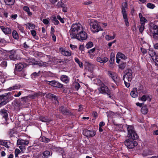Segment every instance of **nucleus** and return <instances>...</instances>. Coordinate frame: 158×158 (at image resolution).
<instances>
[{
	"label": "nucleus",
	"instance_id": "obj_47",
	"mask_svg": "<svg viewBox=\"0 0 158 158\" xmlns=\"http://www.w3.org/2000/svg\"><path fill=\"white\" fill-rule=\"evenodd\" d=\"M148 95H143L139 99L143 102H145L146 101L147 98H149Z\"/></svg>",
	"mask_w": 158,
	"mask_h": 158
},
{
	"label": "nucleus",
	"instance_id": "obj_2",
	"mask_svg": "<svg viewBox=\"0 0 158 158\" xmlns=\"http://www.w3.org/2000/svg\"><path fill=\"white\" fill-rule=\"evenodd\" d=\"M83 26L80 23L73 24L69 31L70 34L71 38L74 39L77 34L81 31L84 28Z\"/></svg>",
	"mask_w": 158,
	"mask_h": 158
},
{
	"label": "nucleus",
	"instance_id": "obj_63",
	"mask_svg": "<svg viewBox=\"0 0 158 158\" xmlns=\"http://www.w3.org/2000/svg\"><path fill=\"white\" fill-rule=\"evenodd\" d=\"M148 150H145L143 151V155L144 156H146L150 154V153L148 152Z\"/></svg>",
	"mask_w": 158,
	"mask_h": 158
},
{
	"label": "nucleus",
	"instance_id": "obj_31",
	"mask_svg": "<svg viewBox=\"0 0 158 158\" xmlns=\"http://www.w3.org/2000/svg\"><path fill=\"white\" fill-rule=\"evenodd\" d=\"M23 9L24 11L27 12L29 16H31L32 15V13L30 12V9L28 6H24Z\"/></svg>",
	"mask_w": 158,
	"mask_h": 158
},
{
	"label": "nucleus",
	"instance_id": "obj_13",
	"mask_svg": "<svg viewBox=\"0 0 158 158\" xmlns=\"http://www.w3.org/2000/svg\"><path fill=\"white\" fill-rule=\"evenodd\" d=\"M85 68L88 69L91 72H92L93 70L94 65L89 63V62L86 61L85 63Z\"/></svg>",
	"mask_w": 158,
	"mask_h": 158
},
{
	"label": "nucleus",
	"instance_id": "obj_21",
	"mask_svg": "<svg viewBox=\"0 0 158 158\" xmlns=\"http://www.w3.org/2000/svg\"><path fill=\"white\" fill-rule=\"evenodd\" d=\"M137 89V88H134L130 93L131 96L134 98H135L138 96Z\"/></svg>",
	"mask_w": 158,
	"mask_h": 158
},
{
	"label": "nucleus",
	"instance_id": "obj_4",
	"mask_svg": "<svg viewBox=\"0 0 158 158\" xmlns=\"http://www.w3.org/2000/svg\"><path fill=\"white\" fill-rule=\"evenodd\" d=\"M88 37V35L86 32L85 31V29L84 28L81 31L77 34L74 38H76L80 41H83L86 40Z\"/></svg>",
	"mask_w": 158,
	"mask_h": 158
},
{
	"label": "nucleus",
	"instance_id": "obj_43",
	"mask_svg": "<svg viewBox=\"0 0 158 158\" xmlns=\"http://www.w3.org/2000/svg\"><path fill=\"white\" fill-rule=\"evenodd\" d=\"M17 27L20 31L22 33H24L25 31L23 27L21 25L17 24Z\"/></svg>",
	"mask_w": 158,
	"mask_h": 158
},
{
	"label": "nucleus",
	"instance_id": "obj_62",
	"mask_svg": "<svg viewBox=\"0 0 158 158\" xmlns=\"http://www.w3.org/2000/svg\"><path fill=\"white\" fill-rule=\"evenodd\" d=\"M92 2L90 1H85V2H83V4L85 5L90 4Z\"/></svg>",
	"mask_w": 158,
	"mask_h": 158
},
{
	"label": "nucleus",
	"instance_id": "obj_6",
	"mask_svg": "<svg viewBox=\"0 0 158 158\" xmlns=\"http://www.w3.org/2000/svg\"><path fill=\"white\" fill-rule=\"evenodd\" d=\"M133 78L132 72L129 69H127L126 70V74L123 77V79L127 80L128 82L131 81Z\"/></svg>",
	"mask_w": 158,
	"mask_h": 158
},
{
	"label": "nucleus",
	"instance_id": "obj_7",
	"mask_svg": "<svg viewBox=\"0 0 158 158\" xmlns=\"http://www.w3.org/2000/svg\"><path fill=\"white\" fill-rule=\"evenodd\" d=\"M150 31L154 39L158 40V27L156 25L153 26L150 28Z\"/></svg>",
	"mask_w": 158,
	"mask_h": 158
},
{
	"label": "nucleus",
	"instance_id": "obj_64",
	"mask_svg": "<svg viewBox=\"0 0 158 158\" xmlns=\"http://www.w3.org/2000/svg\"><path fill=\"white\" fill-rule=\"evenodd\" d=\"M9 145H10L9 143L8 142H6V141H5V142H4V144L3 145V146L7 148H8L10 147Z\"/></svg>",
	"mask_w": 158,
	"mask_h": 158
},
{
	"label": "nucleus",
	"instance_id": "obj_10",
	"mask_svg": "<svg viewBox=\"0 0 158 158\" xmlns=\"http://www.w3.org/2000/svg\"><path fill=\"white\" fill-rule=\"evenodd\" d=\"M45 81L46 83L49 84L50 85L55 87L60 88L62 86V85L61 84L55 81Z\"/></svg>",
	"mask_w": 158,
	"mask_h": 158
},
{
	"label": "nucleus",
	"instance_id": "obj_50",
	"mask_svg": "<svg viewBox=\"0 0 158 158\" xmlns=\"http://www.w3.org/2000/svg\"><path fill=\"white\" fill-rule=\"evenodd\" d=\"M147 6L148 8L152 9H153L155 7V6L154 4L150 3H148L147 4Z\"/></svg>",
	"mask_w": 158,
	"mask_h": 158
},
{
	"label": "nucleus",
	"instance_id": "obj_39",
	"mask_svg": "<svg viewBox=\"0 0 158 158\" xmlns=\"http://www.w3.org/2000/svg\"><path fill=\"white\" fill-rule=\"evenodd\" d=\"M148 53L150 56L153 57L154 56L157 54L155 52H154L152 49H149L148 52Z\"/></svg>",
	"mask_w": 158,
	"mask_h": 158
},
{
	"label": "nucleus",
	"instance_id": "obj_37",
	"mask_svg": "<svg viewBox=\"0 0 158 158\" xmlns=\"http://www.w3.org/2000/svg\"><path fill=\"white\" fill-rule=\"evenodd\" d=\"M31 32L32 35L33 36L34 38L36 40H38L39 37L36 36V32L35 31L33 30L31 31Z\"/></svg>",
	"mask_w": 158,
	"mask_h": 158
},
{
	"label": "nucleus",
	"instance_id": "obj_51",
	"mask_svg": "<svg viewBox=\"0 0 158 158\" xmlns=\"http://www.w3.org/2000/svg\"><path fill=\"white\" fill-rule=\"evenodd\" d=\"M144 23H141V26L139 28V30L140 32L142 33L143 31L144 28Z\"/></svg>",
	"mask_w": 158,
	"mask_h": 158
},
{
	"label": "nucleus",
	"instance_id": "obj_23",
	"mask_svg": "<svg viewBox=\"0 0 158 158\" xmlns=\"http://www.w3.org/2000/svg\"><path fill=\"white\" fill-rule=\"evenodd\" d=\"M24 61L27 64H31L34 62V60L33 59L27 57L24 59Z\"/></svg>",
	"mask_w": 158,
	"mask_h": 158
},
{
	"label": "nucleus",
	"instance_id": "obj_42",
	"mask_svg": "<svg viewBox=\"0 0 158 158\" xmlns=\"http://www.w3.org/2000/svg\"><path fill=\"white\" fill-rule=\"evenodd\" d=\"M40 140L42 142L45 143H48L50 141L49 139L47 138L44 136L41 137L40 138Z\"/></svg>",
	"mask_w": 158,
	"mask_h": 158
},
{
	"label": "nucleus",
	"instance_id": "obj_19",
	"mask_svg": "<svg viewBox=\"0 0 158 158\" xmlns=\"http://www.w3.org/2000/svg\"><path fill=\"white\" fill-rule=\"evenodd\" d=\"M96 60L98 62L104 64L108 60V59L107 57H106L102 58L100 57H98L97 58Z\"/></svg>",
	"mask_w": 158,
	"mask_h": 158
},
{
	"label": "nucleus",
	"instance_id": "obj_28",
	"mask_svg": "<svg viewBox=\"0 0 158 158\" xmlns=\"http://www.w3.org/2000/svg\"><path fill=\"white\" fill-rule=\"evenodd\" d=\"M119 58L125 60L127 58V57L122 53L119 52L116 56V58Z\"/></svg>",
	"mask_w": 158,
	"mask_h": 158
},
{
	"label": "nucleus",
	"instance_id": "obj_45",
	"mask_svg": "<svg viewBox=\"0 0 158 158\" xmlns=\"http://www.w3.org/2000/svg\"><path fill=\"white\" fill-rule=\"evenodd\" d=\"M93 46V44L92 42L90 41L87 43L85 45L86 48L89 49L92 47Z\"/></svg>",
	"mask_w": 158,
	"mask_h": 158
},
{
	"label": "nucleus",
	"instance_id": "obj_58",
	"mask_svg": "<svg viewBox=\"0 0 158 158\" xmlns=\"http://www.w3.org/2000/svg\"><path fill=\"white\" fill-rule=\"evenodd\" d=\"M57 6L59 7H63V6H64V4L61 1L58 2L57 5Z\"/></svg>",
	"mask_w": 158,
	"mask_h": 158
},
{
	"label": "nucleus",
	"instance_id": "obj_3",
	"mask_svg": "<svg viewBox=\"0 0 158 158\" xmlns=\"http://www.w3.org/2000/svg\"><path fill=\"white\" fill-rule=\"evenodd\" d=\"M90 29L92 31L95 33L102 30L100 23L97 21L93 20L90 21Z\"/></svg>",
	"mask_w": 158,
	"mask_h": 158
},
{
	"label": "nucleus",
	"instance_id": "obj_61",
	"mask_svg": "<svg viewBox=\"0 0 158 158\" xmlns=\"http://www.w3.org/2000/svg\"><path fill=\"white\" fill-rule=\"evenodd\" d=\"M59 110L60 111H61L63 114H65V109L64 107L61 106L60 107L59 109Z\"/></svg>",
	"mask_w": 158,
	"mask_h": 158
},
{
	"label": "nucleus",
	"instance_id": "obj_52",
	"mask_svg": "<svg viewBox=\"0 0 158 158\" xmlns=\"http://www.w3.org/2000/svg\"><path fill=\"white\" fill-rule=\"evenodd\" d=\"M0 65L2 67L4 68H6L7 65V63L6 61H2Z\"/></svg>",
	"mask_w": 158,
	"mask_h": 158
},
{
	"label": "nucleus",
	"instance_id": "obj_30",
	"mask_svg": "<svg viewBox=\"0 0 158 158\" xmlns=\"http://www.w3.org/2000/svg\"><path fill=\"white\" fill-rule=\"evenodd\" d=\"M23 68V65L21 63L15 66V69L17 71H20Z\"/></svg>",
	"mask_w": 158,
	"mask_h": 158
},
{
	"label": "nucleus",
	"instance_id": "obj_36",
	"mask_svg": "<svg viewBox=\"0 0 158 158\" xmlns=\"http://www.w3.org/2000/svg\"><path fill=\"white\" fill-rule=\"evenodd\" d=\"M152 59L155 60V65L157 67L158 70V54H157L153 57Z\"/></svg>",
	"mask_w": 158,
	"mask_h": 158
},
{
	"label": "nucleus",
	"instance_id": "obj_16",
	"mask_svg": "<svg viewBox=\"0 0 158 158\" xmlns=\"http://www.w3.org/2000/svg\"><path fill=\"white\" fill-rule=\"evenodd\" d=\"M59 50L63 55L66 56H69L71 55V53L70 51L66 50L63 48H60Z\"/></svg>",
	"mask_w": 158,
	"mask_h": 158
},
{
	"label": "nucleus",
	"instance_id": "obj_53",
	"mask_svg": "<svg viewBox=\"0 0 158 158\" xmlns=\"http://www.w3.org/2000/svg\"><path fill=\"white\" fill-rule=\"evenodd\" d=\"M126 66V63H123L120 64L119 65L118 67L119 68L121 69H123L125 68Z\"/></svg>",
	"mask_w": 158,
	"mask_h": 158
},
{
	"label": "nucleus",
	"instance_id": "obj_17",
	"mask_svg": "<svg viewBox=\"0 0 158 158\" xmlns=\"http://www.w3.org/2000/svg\"><path fill=\"white\" fill-rule=\"evenodd\" d=\"M45 95L44 93H42L41 92L36 93L34 94H32L29 95V97L31 98H35V97L39 96H44Z\"/></svg>",
	"mask_w": 158,
	"mask_h": 158
},
{
	"label": "nucleus",
	"instance_id": "obj_27",
	"mask_svg": "<svg viewBox=\"0 0 158 158\" xmlns=\"http://www.w3.org/2000/svg\"><path fill=\"white\" fill-rule=\"evenodd\" d=\"M60 78L61 81L65 83H67L69 81V79L68 77L65 75H62Z\"/></svg>",
	"mask_w": 158,
	"mask_h": 158
},
{
	"label": "nucleus",
	"instance_id": "obj_48",
	"mask_svg": "<svg viewBox=\"0 0 158 158\" xmlns=\"http://www.w3.org/2000/svg\"><path fill=\"white\" fill-rule=\"evenodd\" d=\"M50 22V19L49 18H47L46 19H44L42 20V22L43 23L47 25Z\"/></svg>",
	"mask_w": 158,
	"mask_h": 158
},
{
	"label": "nucleus",
	"instance_id": "obj_5",
	"mask_svg": "<svg viewBox=\"0 0 158 158\" xmlns=\"http://www.w3.org/2000/svg\"><path fill=\"white\" fill-rule=\"evenodd\" d=\"M107 74L115 83L117 85L118 83L120 81V78L118 76L117 74L115 72L110 71H108Z\"/></svg>",
	"mask_w": 158,
	"mask_h": 158
},
{
	"label": "nucleus",
	"instance_id": "obj_32",
	"mask_svg": "<svg viewBox=\"0 0 158 158\" xmlns=\"http://www.w3.org/2000/svg\"><path fill=\"white\" fill-rule=\"evenodd\" d=\"M127 2H123L122 4L121 8V12L122 14H123V10H124L125 13H127V12L126 10V9L127 8Z\"/></svg>",
	"mask_w": 158,
	"mask_h": 158
},
{
	"label": "nucleus",
	"instance_id": "obj_60",
	"mask_svg": "<svg viewBox=\"0 0 158 158\" xmlns=\"http://www.w3.org/2000/svg\"><path fill=\"white\" fill-rule=\"evenodd\" d=\"M39 75V73H36V72L34 73H33L31 75V76L32 78H35V77H36L38 76Z\"/></svg>",
	"mask_w": 158,
	"mask_h": 158
},
{
	"label": "nucleus",
	"instance_id": "obj_8",
	"mask_svg": "<svg viewBox=\"0 0 158 158\" xmlns=\"http://www.w3.org/2000/svg\"><path fill=\"white\" fill-rule=\"evenodd\" d=\"M83 133L85 136L88 138L94 137L96 134V132L94 130H89L87 129L84 130Z\"/></svg>",
	"mask_w": 158,
	"mask_h": 158
},
{
	"label": "nucleus",
	"instance_id": "obj_26",
	"mask_svg": "<svg viewBox=\"0 0 158 158\" xmlns=\"http://www.w3.org/2000/svg\"><path fill=\"white\" fill-rule=\"evenodd\" d=\"M52 22L54 23L55 25H57L59 23V21L57 20V17L54 15H52L50 18Z\"/></svg>",
	"mask_w": 158,
	"mask_h": 158
},
{
	"label": "nucleus",
	"instance_id": "obj_11",
	"mask_svg": "<svg viewBox=\"0 0 158 158\" xmlns=\"http://www.w3.org/2000/svg\"><path fill=\"white\" fill-rule=\"evenodd\" d=\"M8 101L7 96H0V107L6 104Z\"/></svg>",
	"mask_w": 158,
	"mask_h": 158
},
{
	"label": "nucleus",
	"instance_id": "obj_29",
	"mask_svg": "<svg viewBox=\"0 0 158 158\" xmlns=\"http://www.w3.org/2000/svg\"><path fill=\"white\" fill-rule=\"evenodd\" d=\"M21 86L19 85H15L12 87H10L7 89L9 91H12L15 89H19Z\"/></svg>",
	"mask_w": 158,
	"mask_h": 158
},
{
	"label": "nucleus",
	"instance_id": "obj_41",
	"mask_svg": "<svg viewBox=\"0 0 158 158\" xmlns=\"http://www.w3.org/2000/svg\"><path fill=\"white\" fill-rule=\"evenodd\" d=\"M12 34L13 36L15 39L17 40L19 38L18 34L16 31H13Z\"/></svg>",
	"mask_w": 158,
	"mask_h": 158
},
{
	"label": "nucleus",
	"instance_id": "obj_57",
	"mask_svg": "<svg viewBox=\"0 0 158 158\" xmlns=\"http://www.w3.org/2000/svg\"><path fill=\"white\" fill-rule=\"evenodd\" d=\"M57 19H59L60 22L62 23H64V21L63 19L61 18V17L59 15H57Z\"/></svg>",
	"mask_w": 158,
	"mask_h": 158
},
{
	"label": "nucleus",
	"instance_id": "obj_1",
	"mask_svg": "<svg viewBox=\"0 0 158 158\" xmlns=\"http://www.w3.org/2000/svg\"><path fill=\"white\" fill-rule=\"evenodd\" d=\"M127 130L128 133L127 136L130 138L125 141V144L128 148L132 149L138 144L137 142L135 141L134 139H137L138 136L134 131L132 126H128L127 127Z\"/></svg>",
	"mask_w": 158,
	"mask_h": 158
},
{
	"label": "nucleus",
	"instance_id": "obj_14",
	"mask_svg": "<svg viewBox=\"0 0 158 158\" xmlns=\"http://www.w3.org/2000/svg\"><path fill=\"white\" fill-rule=\"evenodd\" d=\"M29 141L27 140L19 139L17 140V144L18 145H26L29 143Z\"/></svg>",
	"mask_w": 158,
	"mask_h": 158
},
{
	"label": "nucleus",
	"instance_id": "obj_33",
	"mask_svg": "<svg viewBox=\"0 0 158 158\" xmlns=\"http://www.w3.org/2000/svg\"><path fill=\"white\" fill-rule=\"evenodd\" d=\"M15 52L14 51L12 50L10 52L9 57L10 60H15L16 59V57L15 56Z\"/></svg>",
	"mask_w": 158,
	"mask_h": 158
},
{
	"label": "nucleus",
	"instance_id": "obj_22",
	"mask_svg": "<svg viewBox=\"0 0 158 158\" xmlns=\"http://www.w3.org/2000/svg\"><path fill=\"white\" fill-rule=\"evenodd\" d=\"M52 153L49 151H45L42 153V158H48L51 156Z\"/></svg>",
	"mask_w": 158,
	"mask_h": 158
},
{
	"label": "nucleus",
	"instance_id": "obj_15",
	"mask_svg": "<svg viewBox=\"0 0 158 158\" xmlns=\"http://www.w3.org/2000/svg\"><path fill=\"white\" fill-rule=\"evenodd\" d=\"M122 15L126 26L127 27L129 26V23L127 17V13H125L124 10H123Z\"/></svg>",
	"mask_w": 158,
	"mask_h": 158
},
{
	"label": "nucleus",
	"instance_id": "obj_34",
	"mask_svg": "<svg viewBox=\"0 0 158 158\" xmlns=\"http://www.w3.org/2000/svg\"><path fill=\"white\" fill-rule=\"evenodd\" d=\"M5 149L4 147H0V155L1 156L3 157L6 156V153L5 152Z\"/></svg>",
	"mask_w": 158,
	"mask_h": 158
},
{
	"label": "nucleus",
	"instance_id": "obj_59",
	"mask_svg": "<svg viewBox=\"0 0 158 158\" xmlns=\"http://www.w3.org/2000/svg\"><path fill=\"white\" fill-rule=\"evenodd\" d=\"M123 80L124 81V84L125 85V86L127 87H129L130 86V84L129 83L127 82V81H128L127 80L125 79H123Z\"/></svg>",
	"mask_w": 158,
	"mask_h": 158
},
{
	"label": "nucleus",
	"instance_id": "obj_56",
	"mask_svg": "<svg viewBox=\"0 0 158 158\" xmlns=\"http://www.w3.org/2000/svg\"><path fill=\"white\" fill-rule=\"evenodd\" d=\"M16 133L15 131L13 130H12L10 131L9 135L10 137H12L15 136L14 135Z\"/></svg>",
	"mask_w": 158,
	"mask_h": 158
},
{
	"label": "nucleus",
	"instance_id": "obj_12",
	"mask_svg": "<svg viewBox=\"0 0 158 158\" xmlns=\"http://www.w3.org/2000/svg\"><path fill=\"white\" fill-rule=\"evenodd\" d=\"M47 96L48 98H51L53 102L56 105H58L59 102L57 100V99L56 96L52 94H49L47 95Z\"/></svg>",
	"mask_w": 158,
	"mask_h": 158
},
{
	"label": "nucleus",
	"instance_id": "obj_49",
	"mask_svg": "<svg viewBox=\"0 0 158 158\" xmlns=\"http://www.w3.org/2000/svg\"><path fill=\"white\" fill-rule=\"evenodd\" d=\"M73 85L76 90H77L80 87L79 83L77 82H74L73 83Z\"/></svg>",
	"mask_w": 158,
	"mask_h": 158
},
{
	"label": "nucleus",
	"instance_id": "obj_40",
	"mask_svg": "<svg viewBox=\"0 0 158 158\" xmlns=\"http://www.w3.org/2000/svg\"><path fill=\"white\" fill-rule=\"evenodd\" d=\"M141 112L143 114H146L147 113L148 108L146 106H144L142 107Z\"/></svg>",
	"mask_w": 158,
	"mask_h": 158
},
{
	"label": "nucleus",
	"instance_id": "obj_46",
	"mask_svg": "<svg viewBox=\"0 0 158 158\" xmlns=\"http://www.w3.org/2000/svg\"><path fill=\"white\" fill-rule=\"evenodd\" d=\"M6 5H12L15 3V1H4Z\"/></svg>",
	"mask_w": 158,
	"mask_h": 158
},
{
	"label": "nucleus",
	"instance_id": "obj_54",
	"mask_svg": "<svg viewBox=\"0 0 158 158\" xmlns=\"http://www.w3.org/2000/svg\"><path fill=\"white\" fill-rule=\"evenodd\" d=\"M20 153V151L19 149H16L15 151V157H18V155Z\"/></svg>",
	"mask_w": 158,
	"mask_h": 158
},
{
	"label": "nucleus",
	"instance_id": "obj_35",
	"mask_svg": "<svg viewBox=\"0 0 158 158\" xmlns=\"http://www.w3.org/2000/svg\"><path fill=\"white\" fill-rule=\"evenodd\" d=\"M115 36V34H113V36H111L108 35H106L105 36L106 39L108 41L110 40H111L114 39Z\"/></svg>",
	"mask_w": 158,
	"mask_h": 158
},
{
	"label": "nucleus",
	"instance_id": "obj_9",
	"mask_svg": "<svg viewBox=\"0 0 158 158\" xmlns=\"http://www.w3.org/2000/svg\"><path fill=\"white\" fill-rule=\"evenodd\" d=\"M98 90L101 93L109 94H110V91L108 88L104 85L102 86L98 89Z\"/></svg>",
	"mask_w": 158,
	"mask_h": 158
},
{
	"label": "nucleus",
	"instance_id": "obj_55",
	"mask_svg": "<svg viewBox=\"0 0 158 158\" xmlns=\"http://www.w3.org/2000/svg\"><path fill=\"white\" fill-rule=\"evenodd\" d=\"M40 120L43 122H49L50 120L46 119L44 117H42L40 118Z\"/></svg>",
	"mask_w": 158,
	"mask_h": 158
},
{
	"label": "nucleus",
	"instance_id": "obj_24",
	"mask_svg": "<svg viewBox=\"0 0 158 158\" xmlns=\"http://www.w3.org/2000/svg\"><path fill=\"white\" fill-rule=\"evenodd\" d=\"M6 77V74L3 72H0V81L2 83L5 82V78Z\"/></svg>",
	"mask_w": 158,
	"mask_h": 158
},
{
	"label": "nucleus",
	"instance_id": "obj_44",
	"mask_svg": "<svg viewBox=\"0 0 158 158\" xmlns=\"http://www.w3.org/2000/svg\"><path fill=\"white\" fill-rule=\"evenodd\" d=\"M75 60L76 62H77L79 65L80 67L81 68H82L83 67V64L80 61L78 58H75Z\"/></svg>",
	"mask_w": 158,
	"mask_h": 158
},
{
	"label": "nucleus",
	"instance_id": "obj_25",
	"mask_svg": "<svg viewBox=\"0 0 158 158\" xmlns=\"http://www.w3.org/2000/svg\"><path fill=\"white\" fill-rule=\"evenodd\" d=\"M139 15L140 19V21L141 22V23H144V24H145V23H146L148 22L147 20L143 16V15L141 13H139Z\"/></svg>",
	"mask_w": 158,
	"mask_h": 158
},
{
	"label": "nucleus",
	"instance_id": "obj_18",
	"mask_svg": "<svg viewBox=\"0 0 158 158\" xmlns=\"http://www.w3.org/2000/svg\"><path fill=\"white\" fill-rule=\"evenodd\" d=\"M0 28L5 34H10L11 32V29L8 27H5L3 26H1Z\"/></svg>",
	"mask_w": 158,
	"mask_h": 158
},
{
	"label": "nucleus",
	"instance_id": "obj_20",
	"mask_svg": "<svg viewBox=\"0 0 158 158\" xmlns=\"http://www.w3.org/2000/svg\"><path fill=\"white\" fill-rule=\"evenodd\" d=\"M0 114L5 119V120H6L8 117L7 111L5 109H1L0 111Z\"/></svg>",
	"mask_w": 158,
	"mask_h": 158
},
{
	"label": "nucleus",
	"instance_id": "obj_38",
	"mask_svg": "<svg viewBox=\"0 0 158 158\" xmlns=\"http://www.w3.org/2000/svg\"><path fill=\"white\" fill-rule=\"evenodd\" d=\"M25 25L29 29H33L35 27V25L32 23H27Z\"/></svg>",
	"mask_w": 158,
	"mask_h": 158
}]
</instances>
